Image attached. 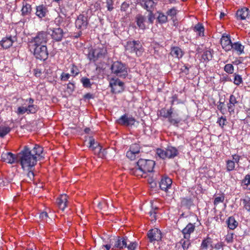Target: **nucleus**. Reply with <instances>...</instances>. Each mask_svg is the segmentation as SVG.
Masks as SVG:
<instances>
[{"label":"nucleus","mask_w":250,"mask_h":250,"mask_svg":"<svg viewBox=\"0 0 250 250\" xmlns=\"http://www.w3.org/2000/svg\"><path fill=\"white\" fill-rule=\"evenodd\" d=\"M224 200L223 196L217 197L214 199V204L215 205H218L219 203L223 202Z\"/></svg>","instance_id":"59"},{"label":"nucleus","mask_w":250,"mask_h":250,"mask_svg":"<svg viewBox=\"0 0 250 250\" xmlns=\"http://www.w3.org/2000/svg\"><path fill=\"white\" fill-rule=\"evenodd\" d=\"M194 31L198 33L199 36H204V27L203 25L198 23L194 27Z\"/></svg>","instance_id":"32"},{"label":"nucleus","mask_w":250,"mask_h":250,"mask_svg":"<svg viewBox=\"0 0 250 250\" xmlns=\"http://www.w3.org/2000/svg\"><path fill=\"white\" fill-rule=\"evenodd\" d=\"M157 20L161 23H166L167 21V17L163 13H159Z\"/></svg>","instance_id":"42"},{"label":"nucleus","mask_w":250,"mask_h":250,"mask_svg":"<svg viewBox=\"0 0 250 250\" xmlns=\"http://www.w3.org/2000/svg\"><path fill=\"white\" fill-rule=\"evenodd\" d=\"M147 237L151 243L160 241L162 238L161 232L157 229H150L148 231Z\"/></svg>","instance_id":"15"},{"label":"nucleus","mask_w":250,"mask_h":250,"mask_svg":"<svg viewBox=\"0 0 250 250\" xmlns=\"http://www.w3.org/2000/svg\"><path fill=\"white\" fill-rule=\"evenodd\" d=\"M212 239L209 236H207L206 238H204L202 242V243L200 246V249L203 250H207L208 246L211 248V249L213 248L212 244Z\"/></svg>","instance_id":"26"},{"label":"nucleus","mask_w":250,"mask_h":250,"mask_svg":"<svg viewBox=\"0 0 250 250\" xmlns=\"http://www.w3.org/2000/svg\"><path fill=\"white\" fill-rule=\"evenodd\" d=\"M243 202L244 208L250 213V198H246L241 200Z\"/></svg>","instance_id":"36"},{"label":"nucleus","mask_w":250,"mask_h":250,"mask_svg":"<svg viewBox=\"0 0 250 250\" xmlns=\"http://www.w3.org/2000/svg\"><path fill=\"white\" fill-rule=\"evenodd\" d=\"M224 245L223 242H219L216 244L214 247V248L217 250H218L220 249H222L224 247Z\"/></svg>","instance_id":"64"},{"label":"nucleus","mask_w":250,"mask_h":250,"mask_svg":"<svg viewBox=\"0 0 250 250\" xmlns=\"http://www.w3.org/2000/svg\"><path fill=\"white\" fill-rule=\"evenodd\" d=\"M81 82L83 83V87L85 88L90 87L91 84L90 80L86 77H83L81 79Z\"/></svg>","instance_id":"41"},{"label":"nucleus","mask_w":250,"mask_h":250,"mask_svg":"<svg viewBox=\"0 0 250 250\" xmlns=\"http://www.w3.org/2000/svg\"><path fill=\"white\" fill-rule=\"evenodd\" d=\"M124 83L118 79H112L110 83L112 91L115 93L122 91L124 90Z\"/></svg>","instance_id":"14"},{"label":"nucleus","mask_w":250,"mask_h":250,"mask_svg":"<svg viewBox=\"0 0 250 250\" xmlns=\"http://www.w3.org/2000/svg\"><path fill=\"white\" fill-rule=\"evenodd\" d=\"M89 147H92L94 145H96V146H98V143L95 142V140L93 139L92 137H90L89 138Z\"/></svg>","instance_id":"58"},{"label":"nucleus","mask_w":250,"mask_h":250,"mask_svg":"<svg viewBox=\"0 0 250 250\" xmlns=\"http://www.w3.org/2000/svg\"><path fill=\"white\" fill-rule=\"evenodd\" d=\"M172 180L168 177L162 178L159 184L160 188L164 191H167L171 187Z\"/></svg>","instance_id":"22"},{"label":"nucleus","mask_w":250,"mask_h":250,"mask_svg":"<svg viewBox=\"0 0 250 250\" xmlns=\"http://www.w3.org/2000/svg\"><path fill=\"white\" fill-rule=\"evenodd\" d=\"M146 18L145 16L139 14L136 17V21L138 27L142 29H145L146 28V25L145 22L146 21Z\"/></svg>","instance_id":"27"},{"label":"nucleus","mask_w":250,"mask_h":250,"mask_svg":"<svg viewBox=\"0 0 250 250\" xmlns=\"http://www.w3.org/2000/svg\"><path fill=\"white\" fill-rule=\"evenodd\" d=\"M28 171L27 176L29 178V179L30 180H33L34 178V173L33 171L31 170V169H30L29 170H27Z\"/></svg>","instance_id":"62"},{"label":"nucleus","mask_w":250,"mask_h":250,"mask_svg":"<svg viewBox=\"0 0 250 250\" xmlns=\"http://www.w3.org/2000/svg\"><path fill=\"white\" fill-rule=\"evenodd\" d=\"M43 148L38 145H35L32 150L27 146L18 154L17 159L23 170H29L37 164V158L41 156Z\"/></svg>","instance_id":"1"},{"label":"nucleus","mask_w":250,"mask_h":250,"mask_svg":"<svg viewBox=\"0 0 250 250\" xmlns=\"http://www.w3.org/2000/svg\"><path fill=\"white\" fill-rule=\"evenodd\" d=\"M1 158L3 161L9 164H13L15 162H18L17 156L16 157L14 154L11 152L3 153L1 155Z\"/></svg>","instance_id":"20"},{"label":"nucleus","mask_w":250,"mask_h":250,"mask_svg":"<svg viewBox=\"0 0 250 250\" xmlns=\"http://www.w3.org/2000/svg\"><path fill=\"white\" fill-rule=\"evenodd\" d=\"M129 150L132 151V152H134L136 155L140 153V146L139 145L137 144H132L129 148Z\"/></svg>","instance_id":"38"},{"label":"nucleus","mask_w":250,"mask_h":250,"mask_svg":"<svg viewBox=\"0 0 250 250\" xmlns=\"http://www.w3.org/2000/svg\"><path fill=\"white\" fill-rule=\"evenodd\" d=\"M181 205L183 206L189 208L192 205V201L190 198H183L181 200Z\"/></svg>","instance_id":"37"},{"label":"nucleus","mask_w":250,"mask_h":250,"mask_svg":"<svg viewBox=\"0 0 250 250\" xmlns=\"http://www.w3.org/2000/svg\"><path fill=\"white\" fill-rule=\"evenodd\" d=\"M231 50L235 52L237 55H240L244 53V46L239 42H235L232 43Z\"/></svg>","instance_id":"24"},{"label":"nucleus","mask_w":250,"mask_h":250,"mask_svg":"<svg viewBox=\"0 0 250 250\" xmlns=\"http://www.w3.org/2000/svg\"><path fill=\"white\" fill-rule=\"evenodd\" d=\"M119 124L125 126H132L139 124V122L136 121L135 119L132 116H128L126 114L121 116L117 120Z\"/></svg>","instance_id":"10"},{"label":"nucleus","mask_w":250,"mask_h":250,"mask_svg":"<svg viewBox=\"0 0 250 250\" xmlns=\"http://www.w3.org/2000/svg\"><path fill=\"white\" fill-rule=\"evenodd\" d=\"M234 83L237 85H239L240 84L242 83L243 80L242 77L238 74L236 73L234 74Z\"/></svg>","instance_id":"46"},{"label":"nucleus","mask_w":250,"mask_h":250,"mask_svg":"<svg viewBox=\"0 0 250 250\" xmlns=\"http://www.w3.org/2000/svg\"><path fill=\"white\" fill-rule=\"evenodd\" d=\"M250 16V11L248 8L243 7L237 11L236 17L238 20H244Z\"/></svg>","instance_id":"17"},{"label":"nucleus","mask_w":250,"mask_h":250,"mask_svg":"<svg viewBox=\"0 0 250 250\" xmlns=\"http://www.w3.org/2000/svg\"><path fill=\"white\" fill-rule=\"evenodd\" d=\"M104 2L106 3V7L109 11H111L113 10L114 0H105Z\"/></svg>","instance_id":"47"},{"label":"nucleus","mask_w":250,"mask_h":250,"mask_svg":"<svg viewBox=\"0 0 250 250\" xmlns=\"http://www.w3.org/2000/svg\"><path fill=\"white\" fill-rule=\"evenodd\" d=\"M227 223L228 227L230 229H234L238 226V222L235 220L234 218L232 216L229 217L227 221Z\"/></svg>","instance_id":"30"},{"label":"nucleus","mask_w":250,"mask_h":250,"mask_svg":"<svg viewBox=\"0 0 250 250\" xmlns=\"http://www.w3.org/2000/svg\"><path fill=\"white\" fill-rule=\"evenodd\" d=\"M156 154L160 158L165 159L174 158L178 155L179 152L175 147L170 146H168L165 150L157 148Z\"/></svg>","instance_id":"7"},{"label":"nucleus","mask_w":250,"mask_h":250,"mask_svg":"<svg viewBox=\"0 0 250 250\" xmlns=\"http://www.w3.org/2000/svg\"><path fill=\"white\" fill-rule=\"evenodd\" d=\"M40 217L42 220L47 221V218L48 217V214L46 212H42L40 215Z\"/></svg>","instance_id":"61"},{"label":"nucleus","mask_w":250,"mask_h":250,"mask_svg":"<svg viewBox=\"0 0 250 250\" xmlns=\"http://www.w3.org/2000/svg\"><path fill=\"white\" fill-rule=\"evenodd\" d=\"M70 75L68 73L62 72L61 75V80L62 81H66L70 78Z\"/></svg>","instance_id":"56"},{"label":"nucleus","mask_w":250,"mask_h":250,"mask_svg":"<svg viewBox=\"0 0 250 250\" xmlns=\"http://www.w3.org/2000/svg\"><path fill=\"white\" fill-rule=\"evenodd\" d=\"M128 242V240L126 238L119 237L114 238L111 240L112 249L115 250L122 249L126 246V243Z\"/></svg>","instance_id":"9"},{"label":"nucleus","mask_w":250,"mask_h":250,"mask_svg":"<svg viewBox=\"0 0 250 250\" xmlns=\"http://www.w3.org/2000/svg\"><path fill=\"white\" fill-rule=\"evenodd\" d=\"M233 233H228L225 238V240L227 241L228 243H231L233 242Z\"/></svg>","instance_id":"51"},{"label":"nucleus","mask_w":250,"mask_h":250,"mask_svg":"<svg viewBox=\"0 0 250 250\" xmlns=\"http://www.w3.org/2000/svg\"><path fill=\"white\" fill-rule=\"evenodd\" d=\"M232 161H234V163H236L238 164L239 162L240 156L238 155L234 154L232 156Z\"/></svg>","instance_id":"63"},{"label":"nucleus","mask_w":250,"mask_h":250,"mask_svg":"<svg viewBox=\"0 0 250 250\" xmlns=\"http://www.w3.org/2000/svg\"><path fill=\"white\" fill-rule=\"evenodd\" d=\"M238 104V101L237 100L235 96L233 95H231L229 97V103L227 104L228 111L230 114L234 113V107Z\"/></svg>","instance_id":"19"},{"label":"nucleus","mask_w":250,"mask_h":250,"mask_svg":"<svg viewBox=\"0 0 250 250\" xmlns=\"http://www.w3.org/2000/svg\"><path fill=\"white\" fill-rule=\"evenodd\" d=\"M164 113L163 116L164 118H168L169 122L173 125H176L178 124L181 121L180 117H177V118H173L172 114L173 113V109L172 107L166 112V110L163 109L161 111V114Z\"/></svg>","instance_id":"11"},{"label":"nucleus","mask_w":250,"mask_h":250,"mask_svg":"<svg viewBox=\"0 0 250 250\" xmlns=\"http://www.w3.org/2000/svg\"><path fill=\"white\" fill-rule=\"evenodd\" d=\"M217 123L219 124V126L223 128L227 123L226 118L225 117L221 116L218 119Z\"/></svg>","instance_id":"43"},{"label":"nucleus","mask_w":250,"mask_h":250,"mask_svg":"<svg viewBox=\"0 0 250 250\" xmlns=\"http://www.w3.org/2000/svg\"><path fill=\"white\" fill-rule=\"evenodd\" d=\"M232 42L229 35H223L221 39V44L226 51H230L232 49Z\"/></svg>","instance_id":"16"},{"label":"nucleus","mask_w":250,"mask_h":250,"mask_svg":"<svg viewBox=\"0 0 250 250\" xmlns=\"http://www.w3.org/2000/svg\"><path fill=\"white\" fill-rule=\"evenodd\" d=\"M11 130V128L8 126H0V137H3L7 134Z\"/></svg>","instance_id":"35"},{"label":"nucleus","mask_w":250,"mask_h":250,"mask_svg":"<svg viewBox=\"0 0 250 250\" xmlns=\"http://www.w3.org/2000/svg\"><path fill=\"white\" fill-rule=\"evenodd\" d=\"M51 33H49L52 39L55 42H60L62 40L65 33L61 27L53 28L50 29Z\"/></svg>","instance_id":"12"},{"label":"nucleus","mask_w":250,"mask_h":250,"mask_svg":"<svg viewBox=\"0 0 250 250\" xmlns=\"http://www.w3.org/2000/svg\"><path fill=\"white\" fill-rule=\"evenodd\" d=\"M126 156L131 160H133L136 158V154H135L134 152H132V151L129 150L127 151Z\"/></svg>","instance_id":"53"},{"label":"nucleus","mask_w":250,"mask_h":250,"mask_svg":"<svg viewBox=\"0 0 250 250\" xmlns=\"http://www.w3.org/2000/svg\"><path fill=\"white\" fill-rule=\"evenodd\" d=\"M47 12V7L42 4L36 7V15L40 18L44 17Z\"/></svg>","instance_id":"25"},{"label":"nucleus","mask_w":250,"mask_h":250,"mask_svg":"<svg viewBox=\"0 0 250 250\" xmlns=\"http://www.w3.org/2000/svg\"><path fill=\"white\" fill-rule=\"evenodd\" d=\"M48 41V34L46 32L40 31L33 37H32L28 42V45H46Z\"/></svg>","instance_id":"8"},{"label":"nucleus","mask_w":250,"mask_h":250,"mask_svg":"<svg viewBox=\"0 0 250 250\" xmlns=\"http://www.w3.org/2000/svg\"><path fill=\"white\" fill-rule=\"evenodd\" d=\"M147 17L148 22L150 23H152L153 22L154 20L155 19V17L152 11H149Z\"/></svg>","instance_id":"60"},{"label":"nucleus","mask_w":250,"mask_h":250,"mask_svg":"<svg viewBox=\"0 0 250 250\" xmlns=\"http://www.w3.org/2000/svg\"><path fill=\"white\" fill-rule=\"evenodd\" d=\"M195 227V225L191 223H189L187 225L182 231L184 238L190 239V234L194 231Z\"/></svg>","instance_id":"21"},{"label":"nucleus","mask_w":250,"mask_h":250,"mask_svg":"<svg viewBox=\"0 0 250 250\" xmlns=\"http://www.w3.org/2000/svg\"><path fill=\"white\" fill-rule=\"evenodd\" d=\"M177 13V10L175 7H173L167 10V16H169L171 17H174L175 16Z\"/></svg>","instance_id":"49"},{"label":"nucleus","mask_w":250,"mask_h":250,"mask_svg":"<svg viewBox=\"0 0 250 250\" xmlns=\"http://www.w3.org/2000/svg\"><path fill=\"white\" fill-rule=\"evenodd\" d=\"M157 209V208H156L154 209H152L151 210H150L149 212L150 219L151 221H155L156 220V210Z\"/></svg>","instance_id":"50"},{"label":"nucleus","mask_w":250,"mask_h":250,"mask_svg":"<svg viewBox=\"0 0 250 250\" xmlns=\"http://www.w3.org/2000/svg\"><path fill=\"white\" fill-rule=\"evenodd\" d=\"M128 242H129V244L126 243V246H125V248H127L128 250H134L137 246V243L136 242H130L128 241Z\"/></svg>","instance_id":"48"},{"label":"nucleus","mask_w":250,"mask_h":250,"mask_svg":"<svg viewBox=\"0 0 250 250\" xmlns=\"http://www.w3.org/2000/svg\"><path fill=\"white\" fill-rule=\"evenodd\" d=\"M224 70L229 74H232L234 71V67L231 64H227L224 67Z\"/></svg>","instance_id":"45"},{"label":"nucleus","mask_w":250,"mask_h":250,"mask_svg":"<svg viewBox=\"0 0 250 250\" xmlns=\"http://www.w3.org/2000/svg\"><path fill=\"white\" fill-rule=\"evenodd\" d=\"M106 53V50L103 47H96L89 48L87 58L91 62H95L98 59L104 58Z\"/></svg>","instance_id":"6"},{"label":"nucleus","mask_w":250,"mask_h":250,"mask_svg":"<svg viewBox=\"0 0 250 250\" xmlns=\"http://www.w3.org/2000/svg\"><path fill=\"white\" fill-rule=\"evenodd\" d=\"M28 46L30 51L37 59L45 61L47 59L48 53L46 45H31Z\"/></svg>","instance_id":"5"},{"label":"nucleus","mask_w":250,"mask_h":250,"mask_svg":"<svg viewBox=\"0 0 250 250\" xmlns=\"http://www.w3.org/2000/svg\"><path fill=\"white\" fill-rule=\"evenodd\" d=\"M27 114L35 113L38 110L37 105L34 104H29L27 107Z\"/></svg>","instance_id":"39"},{"label":"nucleus","mask_w":250,"mask_h":250,"mask_svg":"<svg viewBox=\"0 0 250 250\" xmlns=\"http://www.w3.org/2000/svg\"><path fill=\"white\" fill-rule=\"evenodd\" d=\"M55 22L59 27L61 26L64 27L65 26V24H66V25H67L66 20L60 16L55 19Z\"/></svg>","instance_id":"33"},{"label":"nucleus","mask_w":250,"mask_h":250,"mask_svg":"<svg viewBox=\"0 0 250 250\" xmlns=\"http://www.w3.org/2000/svg\"><path fill=\"white\" fill-rule=\"evenodd\" d=\"M26 112L27 113V107L20 106L18 108L17 113L18 114H23Z\"/></svg>","instance_id":"55"},{"label":"nucleus","mask_w":250,"mask_h":250,"mask_svg":"<svg viewBox=\"0 0 250 250\" xmlns=\"http://www.w3.org/2000/svg\"><path fill=\"white\" fill-rule=\"evenodd\" d=\"M16 38L10 36L3 38L0 41V44L3 49H7L12 45Z\"/></svg>","instance_id":"18"},{"label":"nucleus","mask_w":250,"mask_h":250,"mask_svg":"<svg viewBox=\"0 0 250 250\" xmlns=\"http://www.w3.org/2000/svg\"><path fill=\"white\" fill-rule=\"evenodd\" d=\"M202 58L205 61L208 62L212 58V52L210 50H206L204 51Z\"/></svg>","instance_id":"31"},{"label":"nucleus","mask_w":250,"mask_h":250,"mask_svg":"<svg viewBox=\"0 0 250 250\" xmlns=\"http://www.w3.org/2000/svg\"><path fill=\"white\" fill-rule=\"evenodd\" d=\"M224 102H219V104L217 105L218 109L223 114H224L226 112V109L224 108Z\"/></svg>","instance_id":"52"},{"label":"nucleus","mask_w":250,"mask_h":250,"mask_svg":"<svg viewBox=\"0 0 250 250\" xmlns=\"http://www.w3.org/2000/svg\"><path fill=\"white\" fill-rule=\"evenodd\" d=\"M190 239L183 238L181 240L180 243L181 244L182 248L184 250H187L190 246Z\"/></svg>","instance_id":"34"},{"label":"nucleus","mask_w":250,"mask_h":250,"mask_svg":"<svg viewBox=\"0 0 250 250\" xmlns=\"http://www.w3.org/2000/svg\"><path fill=\"white\" fill-rule=\"evenodd\" d=\"M67 196L66 194H62L57 199V203L60 209L63 210L67 206Z\"/></svg>","instance_id":"23"},{"label":"nucleus","mask_w":250,"mask_h":250,"mask_svg":"<svg viewBox=\"0 0 250 250\" xmlns=\"http://www.w3.org/2000/svg\"><path fill=\"white\" fill-rule=\"evenodd\" d=\"M155 164L152 160L140 159L136 167L129 169V172L135 176L143 177L144 174L152 171Z\"/></svg>","instance_id":"2"},{"label":"nucleus","mask_w":250,"mask_h":250,"mask_svg":"<svg viewBox=\"0 0 250 250\" xmlns=\"http://www.w3.org/2000/svg\"><path fill=\"white\" fill-rule=\"evenodd\" d=\"M111 73L117 77L125 78L128 75V68L125 64L120 61L113 62L110 66Z\"/></svg>","instance_id":"4"},{"label":"nucleus","mask_w":250,"mask_h":250,"mask_svg":"<svg viewBox=\"0 0 250 250\" xmlns=\"http://www.w3.org/2000/svg\"><path fill=\"white\" fill-rule=\"evenodd\" d=\"M125 52L131 54H135L136 56H141L144 48L139 41H129L125 45Z\"/></svg>","instance_id":"3"},{"label":"nucleus","mask_w":250,"mask_h":250,"mask_svg":"<svg viewBox=\"0 0 250 250\" xmlns=\"http://www.w3.org/2000/svg\"><path fill=\"white\" fill-rule=\"evenodd\" d=\"M32 11L31 5L27 2L23 3L22 7L21 10V15L23 16H28L31 14Z\"/></svg>","instance_id":"29"},{"label":"nucleus","mask_w":250,"mask_h":250,"mask_svg":"<svg viewBox=\"0 0 250 250\" xmlns=\"http://www.w3.org/2000/svg\"><path fill=\"white\" fill-rule=\"evenodd\" d=\"M170 54L173 57L179 59L182 57L183 53L181 48L176 46L171 48Z\"/></svg>","instance_id":"28"},{"label":"nucleus","mask_w":250,"mask_h":250,"mask_svg":"<svg viewBox=\"0 0 250 250\" xmlns=\"http://www.w3.org/2000/svg\"><path fill=\"white\" fill-rule=\"evenodd\" d=\"M227 169L228 171H230L234 170L235 168L234 161L232 160H228L226 162Z\"/></svg>","instance_id":"44"},{"label":"nucleus","mask_w":250,"mask_h":250,"mask_svg":"<svg viewBox=\"0 0 250 250\" xmlns=\"http://www.w3.org/2000/svg\"><path fill=\"white\" fill-rule=\"evenodd\" d=\"M242 183L246 186H250V175L247 174L242 180Z\"/></svg>","instance_id":"54"},{"label":"nucleus","mask_w":250,"mask_h":250,"mask_svg":"<svg viewBox=\"0 0 250 250\" xmlns=\"http://www.w3.org/2000/svg\"><path fill=\"white\" fill-rule=\"evenodd\" d=\"M155 5V2L153 0H147L145 3V7L148 11H151L150 9L152 8Z\"/></svg>","instance_id":"40"},{"label":"nucleus","mask_w":250,"mask_h":250,"mask_svg":"<svg viewBox=\"0 0 250 250\" xmlns=\"http://www.w3.org/2000/svg\"><path fill=\"white\" fill-rule=\"evenodd\" d=\"M87 25V17L82 14L79 15L75 21L76 27L83 30L86 28Z\"/></svg>","instance_id":"13"},{"label":"nucleus","mask_w":250,"mask_h":250,"mask_svg":"<svg viewBox=\"0 0 250 250\" xmlns=\"http://www.w3.org/2000/svg\"><path fill=\"white\" fill-rule=\"evenodd\" d=\"M92 149L95 151V153H100L102 150V146L98 143V146H96V145H94L90 147Z\"/></svg>","instance_id":"57"}]
</instances>
